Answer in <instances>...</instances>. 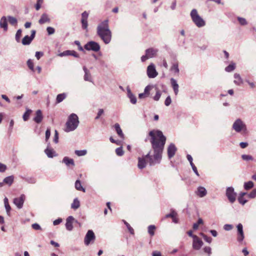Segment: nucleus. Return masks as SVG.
Segmentation results:
<instances>
[{"label":"nucleus","instance_id":"nucleus-24","mask_svg":"<svg viewBox=\"0 0 256 256\" xmlns=\"http://www.w3.org/2000/svg\"><path fill=\"white\" fill-rule=\"evenodd\" d=\"M62 162L65 164L67 166H74V160L72 158H69L67 156L64 157V158L62 160Z\"/></svg>","mask_w":256,"mask_h":256},{"label":"nucleus","instance_id":"nucleus-9","mask_svg":"<svg viewBox=\"0 0 256 256\" xmlns=\"http://www.w3.org/2000/svg\"><path fill=\"white\" fill-rule=\"evenodd\" d=\"M146 74L149 78H154L158 75L156 66L153 63H151L147 68Z\"/></svg>","mask_w":256,"mask_h":256},{"label":"nucleus","instance_id":"nucleus-63","mask_svg":"<svg viewBox=\"0 0 256 256\" xmlns=\"http://www.w3.org/2000/svg\"><path fill=\"white\" fill-rule=\"evenodd\" d=\"M246 82L250 85L251 88H254L256 87L254 82H250L249 80H246Z\"/></svg>","mask_w":256,"mask_h":256},{"label":"nucleus","instance_id":"nucleus-3","mask_svg":"<svg viewBox=\"0 0 256 256\" xmlns=\"http://www.w3.org/2000/svg\"><path fill=\"white\" fill-rule=\"evenodd\" d=\"M79 124L78 118L76 114L72 113L68 118L66 124V132H70L75 130Z\"/></svg>","mask_w":256,"mask_h":256},{"label":"nucleus","instance_id":"nucleus-27","mask_svg":"<svg viewBox=\"0 0 256 256\" xmlns=\"http://www.w3.org/2000/svg\"><path fill=\"white\" fill-rule=\"evenodd\" d=\"M49 22H50V19L46 14H43L38 20V22L41 24Z\"/></svg>","mask_w":256,"mask_h":256},{"label":"nucleus","instance_id":"nucleus-46","mask_svg":"<svg viewBox=\"0 0 256 256\" xmlns=\"http://www.w3.org/2000/svg\"><path fill=\"white\" fill-rule=\"evenodd\" d=\"M238 20L240 24L242 26H245L248 24L246 20L243 18L238 17Z\"/></svg>","mask_w":256,"mask_h":256},{"label":"nucleus","instance_id":"nucleus-28","mask_svg":"<svg viewBox=\"0 0 256 256\" xmlns=\"http://www.w3.org/2000/svg\"><path fill=\"white\" fill-rule=\"evenodd\" d=\"M115 130L118 134V136L122 138H124V134L122 132V129L120 128V126L118 124H114Z\"/></svg>","mask_w":256,"mask_h":256},{"label":"nucleus","instance_id":"nucleus-52","mask_svg":"<svg viewBox=\"0 0 256 256\" xmlns=\"http://www.w3.org/2000/svg\"><path fill=\"white\" fill-rule=\"evenodd\" d=\"M203 250L204 252L207 253L208 256H210L212 254L211 248L210 246H205Z\"/></svg>","mask_w":256,"mask_h":256},{"label":"nucleus","instance_id":"nucleus-59","mask_svg":"<svg viewBox=\"0 0 256 256\" xmlns=\"http://www.w3.org/2000/svg\"><path fill=\"white\" fill-rule=\"evenodd\" d=\"M44 53L41 52H36L35 56L38 60H39L42 56H43Z\"/></svg>","mask_w":256,"mask_h":256},{"label":"nucleus","instance_id":"nucleus-7","mask_svg":"<svg viewBox=\"0 0 256 256\" xmlns=\"http://www.w3.org/2000/svg\"><path fill=\"white\" fill-rule=\"evenodd\" d=\"M226 194L231 204H233L236 201V193L234 192V188L232 187H228L226 188Z\"/></svg>","mask_w":256,"mask_h":256},{"label":"nucleus","instance_id":"nucleus-57","mask_svg":"<svg viewBox=\"0 0 256 256\" xmlns=\"http://www.w3.org/2000/svg\"><path fill=\"white\" fill-rule=\"evenodd\" d=\"M172 102L170 96H168L165 100L164 104L166 106H168Z\"/></svg>","mask_w":256,"mask_h":256},{"label":"nucleus","instance_id":"nucleus-35","mask_svg":"<svg viewBox=\"0 0 256 256\" xmlns=\"http://www.w3.org/2000/svg\"><path fill=\"white\" fill-rule=\"evenodd\" d=\"M236 68V64L234 62H231L228 66L225 68V70L226 72H231Z\"/></svg>","mask_w":256,"mask_h":256},{"label":"nucleus","instance_id":"nucleus-5","mask_svg":"<svg viewBox=\"0 0 256 256\" xmlns=\"http://www.w3.org/2000/svg\"><path fill=\"white\" fill-rule=\"evenodd\" d=\"M233 129L237 132H240L242 131L246 132V127L240 119H237L232 124Z\"/></svg>","mask_w":256,"mask_h":256},{"label":"nucleus","instance_id":"nucleus-21","mask_svg":"<svg viewBox=\"0 0 256 256\" xmlns=\"http://www.w3.org/2000/svg\"><path fill=\"white\" fill-rule=\"evenodd\" d=\"M83 70L84 72V80L86 81L92 82V79L90 71L87 69L86 66H83Z\"/></svg>","mask_w":256,"mask_h":256},{"label":"nucleus","instance_id":"nucleus-14","mask_svg":"<svg viewBox=\"0 0 256 256\" xmlns=\"http://www.w3.org/2000/svg\"><path fill=\"white\" fill-rule=\"evenodd\" d=\"M24 200L25 196L22 194L20 196V197L14 198V203L18 208L20 209L22 208L23 206Z\"/></svg>","mask_w":256,"mask_h":256},{"label":"nucleus","instance_id":"nucleus-37","mask_svg":"<svg viewBox=\"0 0 256 256\" xmlns=\"http://www.w3.org/2000/svg\"><path fill=\"white\" fill-rule=\"evenodd\" d=\"M43 118L42 113H36V116L34 118V120L36 123H40L42 122Z\"/></svg>","mask_w":256,"mask_h":256},{"label":"nucleus","instance_id":"nucleus-39","mask_svg":"<svg viewBox=\"0 0 256 256\" xmlns=\"http://www.w3.org/2000/svg\"><path fill=\"white\" fill-rule=\"evenodd\" d=\"M170 70L174 72L175 73L179 72V68L178 63H174L172 64V66L170 68Z\"/></svg>","mask_w":256,"mask_h":256},{"label":"nucleus","instance_id":"nucleus-4","mask_svg":"<svg viewBox=\"0 0 256 256\" xmlns=\"http://www.w3.org/2000/svg\"><path fill=\"white\" fill-rule=\"evenodd\" d=\"M190 15L192 22L198 28H202L206 25L205 21L198 14L196 9L192 10Z\"/></svg>","mask_w":256,"mask_h":256},{"label":"nucleus","instance_id":"nucleus-48","mask_svg":"<svg viewBox=\"0 0 256 256\" xmlns=\"http://www.w3.org/2000/svg\"><path fill=\"white\" fill-rule=\"evenodd\" d=\"M248 196L250 198H254L256 196V188L254 189L250 194Z\"/></svg>","mask_w":256,"mask_h":256},{"label":"nucleus","instance_id":"nucleus-62","mask_svg":"<svg viewBox=\"0 0 256 256\" xmlns=\"http://www.w3.org/2000/svg\"><path fill=\"white\" fill-rule=\"evenodd\" d=\"M204 239L206 242H208L209 244L211 243V242L212 241V238L206 235L204 236Z\"/></svg>","mask_w":256,"mask_h":256},{"label":"nucleus","instance_id":"nucleus-6","mask_svg":"<svg viewBox=\"0 0 256 256\" xmlns=\"http://www.w3.org/2000/svg\"><path fill=\"white\" fill-rule=\"evenodd\" d=\"M158 50L154 48H150L146 50V54L141 57V60L142 62H145L146 60L152 58L156 56Z\"/></svg>","mask_w":256,"mask_h":256},{"label":"nucleus","instance_id":"nucleus-44","mask_svg":"<svg viewBox=\"0 0 256 256\" xmlns=\"http://www.w3.org/2000/svg\"><path fill=\"white\" fill-rule=\"evenodd\" d=\"M177 216V213L174 210H171V212L166 215L165 218H171L176 216Z\"/></svg>","mask_w":256,"mask_h":256},{"label":"nucleus","instance_id":"nucleus-43","mask_svg":"<svg viewBox=\"0 0 256 256\" xmlns=\"http://www.w3.org/2000/svg\"><path fill=\"white\" fill-rule=\"evenodd\" d=\"M116 152L118 156H122L124 154V152L122 150V146H120V147L116 148Z\"/></svg>","mask_w":256,"mask_h":256},{"label":"nucleus","instance_id":"nucleus-32","mask_svg":"<svg viewBox=\"0 0 256 256\" xmlns=\"http://www.w3.org/2000/svg\"><path fill=\"white\" fill-rule=\"evenodd\" d=\"M7 18L8 22L12 26H15L17 24L18 20L16 18L12 16H8Z\"/></svg>","mask_w":256,"mask_h":256},{"label":"nucleus","instance_id":"nucleus-56","mask_svg":"<svg viewBox=\"0 0 256 256\" xmlns=\"http://www.w3.org/2000/svg\"><path fill=\"white\" fill-rule=\"evenodd\" d=\"M32 228H34L35 230H42L41 227L40 226V224H38L37 223L32 224Z\"/></svg>","mask_w":256,"mask_h":256},{"label":"nucleus","instance_id":"nucleus-1","mask_svg":"<svg viewBox=\"0 0 256 256\" xmlns=\"http://www.w3.org/2000/svg\"><path fill=\"white\" fill-rule=\"evenodd\" d=\"M150 142L154 152L153 156H150V152L142 158H138V166L140 169H142L146 166V159L147 158L148 162L150 166L160 164L164 150V146L166 142V138L164 136L162 132L158 130H153L149 132Z\"/></svg>","mask_w":256,"mask_h":256},{"label":"nucleus","instance_id":"nucleus-55","mask_svg":"<svg viewBox=\"0 0 256 256\" xmlns=\"http://www.w3.org/2000/svg\"><path fill=\"white\" fill-rule=\"evenodd\" d=\"M50 128H48L46 132V140L47 141L50 138Z\"/></svg>","mask_w":256,"mask_h":256},{"label":"nucleus","instance_id":"nucleus-13","mask_svg":"<svg viewBox=\"0 0 256 256\" xmlns=\"http://www.w3.org/2000/svg\"><path fill=\"white\" fill-rule=\"evenodd\" d=\"M36 34V31L34 30H32L30 36H26L22 40V44L23 45H28L30 44L32 40L34 38Z\"/></svg>","mask_w":256,"mask_h":256},{"label":"nucleus","instance_id":"nucleus-11","mask_svg":"<svg viewBox=\"0 0 256 256\" xmlns=\"http://www.w3.org/2000/svg\"><path fill=\"white\" fill-rule=\"evenodd\" d=\"M204 244L202 240L198 236L192 240V246L194 250H200Z\"/></svg>","mask_w":256,"mask_h":256},{"label":"nucleus","instance_id":"nucleus-38","mask_svg":"<svg viewBox=\"0 0 256 256\" xmlns=\"http://www.w3.org/2000/svg\"><path fill=\"white\" fill-rule=\"evenodd\" d=\"M156 228L154 225H150L148 226V232L151 236L154 235Z\"/></svg>","mask_w":256,"mask_h":256},{"label":"nucleus","instance_id":"nucleus-40","mask_svg":"<svg viewBox=\"0 0 256 256\" xmlns=\"http://www.w3.org/2000/svg\"><path fill=\"white\" fill-rule=\"evenodd\" d=\"M242 158L246 162L254 160V158L252 156L248 154H242Z\"/></svg>","mask_w":256,"mask_h":256},{"label":"nucleus","instance_id":"nucleus-58","mask_svg":"<svg viewBox=\"0 0 256 256\" xmlns=\"http://www.w3.org/2000/svg\"><path fill=\"white\" fill-rule=\"evenodd\" d=\"M192 168L194 171V172L198 176H199L200 174L198 172V171L197 170L196 167L195 166V165L194 164H190Z\"/></svg>","mask_w":256,"mask_h":256},{"label":"nucleus","instance_id":"nucleus-34","mask_svg":"<svg viewBox=\"0 0 256 256\" xmlns=\"http://www.w3.org/2000/svg\"><path fill=\"white\" fill-rule=\"evenodd\" d=\"M14 178L12 176H8L4 178L3 182L5 184L10 186L14 182Z\"/></svg>","mask_w":256,"mask_h":256},{"label":"nucleus","instance_id":"nucleus-53","mask_svg":"<svg viewBox=\"0 0 256 256\" xmlns=\"http://www.w3.org/2000/svg\"><path fill=\"white\" fill-rule=\"evenodd\" d=\"M238 200L240 204L242 205H244L248 202V200L244 198V197H238Z\"/></svg>","mask_w":256,"mask_h":256},{"label":"nucleus","instance_id":"nucleus-10","mask_svg":"<svg viewBox=\"0 0 256 256\" xmlns=\"http://www.w3.org/2000/svg\"><path fill=\"white\" fill-rule=\"evenodd\" d=\"M96 238L94 232L92 230H88L85 236L84 242L86 246H88L91 242H93Z\"/></svg>","mask_w":256,"mask_h":256},{"label":"nucleus","instance_id":"nucleus-49","mask_svg":"<svg viewBox=\"0 0 256 256\" xmlns=\"http://www.w3.org/2000/svg\"><path fill=\"white\" fill-rule=\"evenodd\" d=\"M46 31L48 32V35H51V34H54V33L55 30L52 27L48 26L46 28Z\"/></svg>","mask_w":256,"mask_h":256},{"label":"nucleus","instance_id":"nucleus-42","mask_svg":"<svg viewBox=\"0 0 256 256\" xmlns=\"http://www.w3.org/2000/svg\"><path fill=\"white\" fill-rule=\"evenodd\" d=\"M123 222L124 224L126 226V228H128L129 232L131 234H134V229L130 226V224L127 222L126 220H123Z\"/></svg>","mask_w":256,"mask_h":256},{"label":"nucleus","instance_id":"nucleus-31","mask_svg":"<svg viewBox=\"0 0 256 256\" xmlns=\"http://www.w3.org/2000/svg\"><path fill=\"white\" fill-rule=\"evenodd\" d=\"M66 97V93H62L58 94L56 98L57 103H60L64 100Z\"/></svg>","mask_w":256,"mask_h":256},{"label":"nucleus","instance_id":"nucleus-25","mask_svg":"<svg viewBox=\"0 0 256 256\" xmlns=\"http://www.w3.org/2000/svg\"><path fill=\"white\" fill-rule=\"evenodd\" d=\"M170 82L172 84V88L174 89V94H177L178 92V84L177 83V82L176 80H174V78H172L170 79Z\"/></svg>","mask_w":256,"mask_h":256},{"label":"nucleus","instance_id":"nucleus-20","mask_svg":"<svg viewBox=\"0 0 256 256\" xmlns=\"http://www.w3.org/2000/svg\"><path fill=\"white\" fill-rule=\"evenodd\" d=\"M127 96L128 97L130 100L131 103L132 104H135L136 102V96L133 94L132 92H131L130 88L128 87L127 88Z\"/></svg>","mask_w":256,"mask_h":256},{"label":"nucleus","instance_id":"nucleus-33","mask_svg":"<svg viewBox=\"0 0 256 256\" xmlns=\"http://www.w3.org/2000/svg\"><path fill=\"white\" fill-rule=\"evenodd\" d=\"M75 188H76L80 191H82L83 192H85L86 190L82 186L81 182L80 180H76L75 182Z\"/></svg>","mask_w":256,"mask_h":256},{"label":"nucleus","instance_id":"nucleus-18","mask_svg":"<svg viewBox=\"0 0 256 256\" xmlns=\"http://www.w3.org/2000/svg\"><path fill=\"white\" fill-rule=\"evenodd\" d=\"M195 193L200 198H203L207 194V190L204 187L200 186L198 188Z\"/></svg>","mask_w":256,"mask_h":256},{"label":"nucleus","instance_id":"nucleus-22","mask_svg":"<svg viewBox=\"0 0 256 256\" xmlns=\"http://www.w3.org/2000/svg\"><path fill=\"white\" fill-rule=\"evenodd\" d=\"M8 18L4 16H2L0 20V27L6 31L8 30Z\"/></svg>","mask_w":256,"mask_h":256},{"label":"nucleus","instance_id":"nucleus-16","mask_svg":"<svg viewBox=\"0 0 256 256\" xmlns=\"http://www.w3.org/2000/svg\"><path fill=\"white\" fill-rule=\"evenodd\" d=\"M58 56L60 57L68 56H72L75 58L79 57L78 54L76 52H75L74 50H65L62 52L58 54Z\"/></svg>","mask_w":256,"mask_h":256},{"label":"nucleus","instance_id":"nucleus-54","mask_svg":"<svg viewBox=\"0 0 256 256\" xmlns=\"http://www.w3.org/2000/svg\"><path fill=\"white\" fill-rule=\"evenodd\" d=\"M233 228V226L232 224H226L224 226V230L228 231L232 230Z\"/></svg>","mask_w":256,"mask_h":256},{"label":"nucleus","instance_id":"nucleus-2","mask_svg":"<svg viewBox=\"0 0 256 256\" xmlns=\"http://www.w3.org/2000/svg\"><path fill=\"white\" fill-rule=\"evenodd\" d=\"M97 34L106 44L110 42L112 39V32L109 28L108 20L102 22L98 25Z\"/></svg>","mask_w":256,"mask_h":256},{"label":"nucleus","instance_id":"nucleus-12","mask_svg":"<svg viewBox=\"0 0 256 256\" xmlns=\"http://www.w3.org/2000/svg\"><path fill=\"white\" fill-rule=\"evenodd\" d=\"M88 13L84 11L82 14V28L84 30H88Z\"/></svg>","mask_w":256,"mask_h":256},{"label":"nucleus","instance_id":"nucleus-61","mask_svg":"<svg viewBox=\"0 0 256 256\" xmlns=\"http://www.w3.org/2000/svg\"><path fill=\"white\" fill-rule=\"evenodd\" d=\"M6 168V166L0 162V172H4Z\"/></svg>","mask_w":256,"mask_h":256},{"label":"nucleus","instance_id":"nucleus-23","mask_svg":"<svg viewBox=\"0 0 256 256\" xmlns=\"http://www.w3.org/2000/svg\"><path fill=\"white\" fill-rule=\"evenodd\" d=\"M234 77L235 79L234 81V83L235 84H236V86H240V84H243V80L240 74L238 73H235L234 75Z\"/></svg>","mask_w":256,"mask_h":256},{"label":"nucleus","instance_id":"nucleus-50","mask_svg":"<svg viewBox=\"0 0 256 256\" xmlns=\"http://www.w3.org/2000/svg\"><path fill=\"white\" fill-rule=\"evenodd\" d=\"M27 64L30 70H34V64L30 59L27 61Z\"/></svg>","mask_w":256,"mask_h":256},{"label":"nucleus","instance_id":"nucleus-29","mask_svg":"<svg viewBox=\"0 0 256 256\" xmlns=\"http://www.w3.org/2000/svg\"><path fill=\"white\" fill-rule=\"evenodd\" d=\"M80 206V202L78 198H75L71 204V208L74 210L78 209Z\"/></svg>","mask_w":256,"mask_h":256},{"label":"nucleus","instance_id":"nucleus-30","mask_svg":"<svg viewBox=\"0 0 256 256\" xmlns=\"http://www.w3.org/2000/svg\"><path fill=\"white\" fill-rule=\"evenodd\" d=\"M153 91L156 92L155 96L153 97V98L154 100L158 101L159 100L160 96H161V92L160 90H158L157 88H154Z\"/></svg>","mask_w":256,"mask_h":256},{"label":"nucleus","instance_id":"nucleus-26","mask_svg":"<svg viewBox=\"0 0 256 256\" xmlns=\"http://www.w3.org/2000/svg\"><path fill=\"white\" fill-rule=\"evenodd\" d=\"M44 152L47 156L50 158H52L56 156V152L53 149L50 148H46L44 150Z\"/></svg>","mask_w":256,"mask_h":256},{"label":"nucleus","instance_id":"nucleus-15","mask_svg":"<svg viewBox=\"0 0 256 256\" xmlns=\"http://www.w3.org/2000/svg\"><path fill=\"white\" fill-rule=\"evenodd\" d=\"M177 150L175 145L173 143H171L168 148V155L169 158H172Z\"/></svg>","mask_w":256,"mask_h":256},{"label":"nucleus","instance_id":"nucleus-17","mask_svg":"<svg viewBox=\"0 0 256 256\" xmlns=\"http://www.w3.org/2000/svg\"><path fill=\"white\" fill-rule=\"evenodd\" d=\"M237 228L238 231V240L241 242L244 239V234L243 232V226L241 224H239L237 226Z\"/></svg>","mask_w":256,"mask_h":256},{"label":"nucleus","instance_id":"nucleus-41","mask_svg":"<svg viewBox=\"0 0 256 256\" xmlns=\"http://www.w3.org/2000/svg\"><path fill=\"white\" fill-rule=\"evenodd\" d=\"M87 153V151L86 150H76L75 154L78 156H85Z\"/></svg>","mask_w":256,"mask_h":256},{"label":"nucleus","instance_id":"nucleus-60","mask_svg":"<svg viewBox=\"0 0 256 256\" xmlns=\"http://www.w3.org/2000/svg\"><path fill=\"white\" fill-rule=\"evenodd\" d=\"M74 44L78 46V50L80 51H83L84 49L81 46L80 42L78 40H75Z\"/></svg>","mask_w":256,"mask_h":256},{"label":"nucleus","instance_id":"nucleus-47","mask_svg":"<svg viewBox=\"0 0 256 256\" xmlns=\"http://www.w3.org/2000/svg\"><path fill=\"white\" fill-rule=\"evenodd\" d=\"M22 35V30L20 29L17 30L16 33V40L17 42H20V38Z\"/></svg>","mask_w":256,"mask_h":256},{"label":"nucleus","instance_id":"nucleus-19","mask_svg":"<svg viewBox=\"0 0 256 256\" xmlns=\"http://www.w3.org/2000/svg\"><path fill=\"white\" fill-rule=\"evenodd\" d=\"M74 220L73 216H69L66 218V227L67 230H72L73 228L72 222Z\"/></svg>","mask_w":256,"mask_h":256},{"label":"nucleus","instance_id":"nucleus-8","mask_svg":"<svg viewBox=\"0 0 256 256\" xmlns=\"http://www.w3.org/2000/svg\"><path fill=\"white\" fill-rule=\"evenodd\" d=\"M84 48L88 50H92L94 52H98L100 50L99 44L95 42L90 41L86 43Z\"/></svg>","mask_w":256,"mask_h":256},{"label":"nucleus","instance_id":"nucleus-51","mask_svg":"<svg viewBox=\"0 0 256 256\" xmlns=\"http://www.w3.org/2000/svg\"><path fill=\"white\" fill-rule=\"evenodd\" d=\"M54 142L57 144L58 142V133L56 130L54 131Z\"/></svg>","mask_w":256,"mask_h":256},{"label":"nucleus","instance_id":"nucleus-36","mask_svg":"<svg viewBox=\"0 0 256 256\" xmlns=\"http://www.w3.org/2000/svg\"><path fill=\"white\" fill-rule=\"evenodd\" d=\"M254 186V183L252 181H248L244 182V187L246 190H248Z\"/></svg>","mask_w":256,"mask_h":256},{"label":"nucleus","instance_id":"nucleus-64","mask_svg":"<svg viewBox=\"0 0 256 256\" xmlns=\"http://www.w3.org/2000/svg\"><path fill=\"white\" fill-rule=\"evenodd\" d=\"M152 256H162L161 253L158 251H154L152 253Z\"/></svg>","mask_w":256,"mask_h":256},{"label":"nucleus","instance_id":"nucleus-45","mask_svg":"<svg viewBox=\"0 0 256 256\" xmlns=\"http://www.w3.org/2000/svg\"><path fill=\"white\" fill-rule=\"evenodd\" d=\"M154 88H150V86H146L144 90V93L145 94V97L148 96L149 95V92L150 90H153Z\"/></svg>","mask_w":256,"mask_h":256}]
</instances>
